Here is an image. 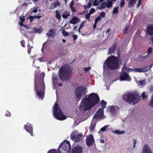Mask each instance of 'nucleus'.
<instances>
[{
	"instance_id": "obj_55",
	"label": "nucleus",
	"mask_w": 153,
	"mask_h": 153,
	"mask_svg": "<svg viewBox=\"0 0 153 153\" xmlns=\"http://www.w3.org/2000/svg\"><path fill=\"white\" fill-rule=\"evenodd\" d=\"M73 39L74 40H76L77 38V36L76 35H74L73 36Z\"/></svg>"
},
{
	"instance_id": "obj_20",
	"label": "nucleus",
	"mask_w": 153,
	"mask_h": 153,
	"mask_svg": "<svg viewBox=\"0 0 153 153\" xmlns=\"http://www.w3.org/2000/svg\"><path fill=\"white\" fill-rule=\"evenodd\" d=\"M45 73L43 72L40 75V78L39 80V83H37V82H36V84H39V85L41 84V83H42V79H43V81L44 82V77L45 76ZM35 79L36 80V82H37V81H36L37 80L36 78Z\"/></svg>"
},
{
	"instance_id": "obj_53",
	"label": "nucleus",
	"mask_w": 153,
	"mask_h": 153,
	"mask_svg": "<svg viewBox=\"0 0 153 153\" xmlns=\"http://www.w3.org/2000/svg\"><path fill=\"white\" fill-rule=\"evenodd\" d=\"M128 28H129V26H128L126 27L125 29L124 30L123 32H124V33H126Z\"/></svg>"
},
{
	"instance_id": "obj_62",
	"label": "nucleus",
	"mask_w": 153,
	"mask_h": 153,
	"mask_svg": "<svg viewBox=\"0 0 153 153\" xmlns=\"http://www.w3.org/2000/svg\"><path fill=\"white\" fill-rule=\"evenodd\" d=\"M149 90L150 92L151 93L153 92V86L151 87Z\"/></svg>"
},
{
	"instance_id": "obj_2",
	"label": "nucleus",
	"mask_w": 153,
	"mask_h": 153,
	"mask_svg": "<svg viewBox=\"0 0 153 153\" xmlns=\"http://www.w3.org/2000/svg\"><path fill=\"white\" fill-rule=\"evenodd\" d=\"M117 56L111 55L105 60L103 64V68L104 69L114 70L118 69L120 68L119 62L121 59L120 56V51L117 53Z\"/></svg>"
},
{
	"instance_id": "obj_35",
	"label": "nucleus",
	"mask_w": 153,
	"mask_h": 153,
	"mask_svg": "<svg viewBox=\"0 0 153 153\" xmlns=\"http://www.w3.org/2000/svg\"><path fill=\"white\" fill-rule=\"evenodd\" d=\"M62 35L65 36H68L69 35V33L66 32L64 29L62 30Z\"/></svg>"
},
{
	"instance_id": "obj_38",
	"label": "nucleus",
	"mask_w": 153,
	"mask_h": 153,
	"mask_svg": "<svg viewBox=\"0 0 153 153\" xmlns=\"http://www.w3.org/2000/svg\"><path fill=\"white\" fill-rule=\"evenodd\" d=\"M48 153H57V151L56 149H52L49 150Z\"/></svg>"
},
{
	"instance_id": "obj_41",
	"label": "nucleus",
	"mask_w": 153,
	"mask_h": 153,
	"mask_svg": "<svg viewBox=\"0 0 153 153\" xmlns=\"http://www.w3.org/2000/svg\"><path fill=\"white\" fill-rule=\"evenodd\" d=\"M141 96L143 99H145L147 97L146 94V93L145 92H143L141 94Z\"/></svg>"
},
{
	"instance_id": "obj_14",
	"label": "nucleus",
	"mask_w": 153,
	"mask_h": 153,
	"mask_svg": "<svg viewBox=\"0 0 153 153\" xmlns=\"http://www.w3.org/2000/svg\"><path fill=\"white\" fill-rule=\"evenodd\" d=\"M82 149L81 147L76 146L73 147L71 150V153H82Z\"/></svg>"
},
{
	"instance_id": "obj_6",
	"label": "nucleus",
	"mask_w": 153,
	"mask_h": 153,
	"mask_svg": "<svg viewBox=\"0 0 153 153\" xmlns=\"http://www.w3.org/2000/svg\"><path fill=\"white\" fill-rule=\"evenodd\" d=\"M71 148L69 142L65 140L60 144L58 150L59 153H70Z\"/></svg>"
},
{
	"instance_id": "obj_24",
	"label": "nucleus",
	"mask_w": 153,
	"mask_h": 153,
	"mask_svg": "<svg viewBox=\"0 0 153 153\" xmlns=\"http://www.w3.org/2000/svg\"><path fill=\"white\" fill-rule=\"evenodd\" d=\"M96 124L95 123H91L90 126V130L91 132H92L96 126Z\"/></svg>"
},
{
	"instance_id": "obj_57",
	"label": "nucleus",
	"mask_w": 153,
	"mask_h": 153,
	"mask_svg": "<svg viewBox=\"0 0 153 153\" xmlns=\"http://www.w3.org/2000/svg\"><path fill=\"white\" fill-rule=\"evenodd\" d=\"M37 8H36L34 10L31 11V13H36L37 12Z\"/></svg>"
},
{
	"instance_id": "obj_13",
	"label": "nucleus",
	"mask_w": 153,
	"mask_h": 153,
	"mask_svg": "<svg viewBox=\"0 0 153 153\" xmlns=\"http://www.w3.org/2000/svg\"><path fill=\"white\" fill-rule=\"evenodd\" d=\"M24 127L25 130L30 134L31 136H33V128L31 124L27 123L26 125H25Z\"/></svg>"
},
{
	"instance_id": "obj_49",
	"label": "nucleus",
	"mask_w": 153,
	"mask_h": 153,
	"mask_svg": "<svg viewBox=\"0 0 153 153\" xmlns=\"http://www.w3.org/2000/svg\"><path fill=\"white\" fill-rule=\"evenodd\" d=\"M100 16L101 17H104L105 16V13L104 12H101L100 14Z\"/></svg>"
},
{
	"instance_id": "obj_43",
	"label": "nucleus",
	"mask_w": 153,
	"mask_h": 153,
	"mask_svg": "<svg viewBox=\"0 0 153 153\" xmlns=\"http://www.w3.org/2000/svg\"><path fill=\"white\" fill-rule=\"evenodd\" d=\"M125 5V2L124 0H121L120 3V6L121 7H124Z\"/></svg>"
},
{
	"instance_id": "obj_33",
	"label": "nucleus",
	"mask_w": 153,
	"mask_h": 153,
	"mask_svg": "<svg viewBox=\"0 0 153 153\" xmlns=\"http://www.w3.org/2000/svg\"><path fill=\"white\" fill-rule=\"evenodd\" d=\"M109 126V125L105 126L103 127L100 129V131H101L102 132L105 131L106 130V128Z\"/></svg>"
},
{
	"instance_id": "obj_56",
	"label": "nucleus",
	"mask_w": 153,
	"mask_h": 153,
	"mask_svg": "<svg viewBox=\"0 0 153 153\" xmlns=\"http://www.w3.org/2000/svg\"><path fill=\"white\" fill-rule=\"evenodd\" d=\"M54 4L56 5V7L57 6H59L60 5V2L58 1H56L54 3Z\"/></svg>"
},
{
	"instance_id": "obj_21",
	"label": "nucleus",
	"mask_w": 153,
	"mask_h": 153,
	"mask_svg": "<svg viewBox=\"0 0 153 153\" xmlns=\"http://www.w3.org/2000/svg\"><path fill=\"white\" fill-rule=\"evenodd\" d=\"M70 13L69 11H65L62 14V17L65 19H67L70 16Z\"/></svg>"
},
{
	"instance_id": "obj_58",
	"label": "nucleus",
	"mask_w": 153,
	"mask_h": 153,
	"mask_svg": "<svg viewBox=\"0 0 153 153\" xmlns=\"http://www.w3.org/2000/svg\"><path fill=\"white\" fill-rule=\"evenodd\" d=\"M42 16H36V15L34 16L35 18L37 19H39L41 18Z\"/></svg>"
},
{
	"instance_id": "obj_54",
	"label": "nucleus",
	"mask_w": 153,
	"mask_h": 153,
	"mask_svg": "<svg viewBox=\"0 0 153 153\" xmlns=\"http://www.w3.org/2000/svg\"><path fill=\"white\" fill-rule=\"evenodd\" d=\"M29 18L30 19V22H31L33 20L34 18H35L34 16H30Z\"/></svg>"
},
{
	"instance_id": "obj_59",
	"label": "nucleus",
	"mask_w": 153,
	"mask_h": 153,
	"mask_svg": "<svg viewBox=\"0 0 153 153\" xmlns=\"http://www.w3.org/2000/svg\"><path fill=\"white\" fill-rule=\"evenodd\" d=\"M98 4V0H94V2L93 4L94 6H97Z\"/></svg>"
},
{
	"instance_id": "obj_17",
	"label": "nucleus",
	"mask_w": 153,
	"mask_h": 153,
	"mask_svg": "<svg viewBox=\"0 0 153 153\" xmlns=\"http://www.w3.org/2000/svg\"><path fill=\"white\" fill-rule=\"evenodd\" d=\"M117 47V44L116 43H114L112 45V47H111L108 49V53L109 54H111L114 52L116 48Z\"/></svg>"
},
{
	"instance_id": "obj_22",
	"label": "nucleus",
	"mask_w": 153,
	"mask_h": 153,
	"mask_svg": "<svg viewBox=\"0 0 153 153\" xmlns=\"http://www.w3.org/2000/svg\"><path fill=\"white\" fill-rule=\"evenodd\" d=\"M54 33L53 30L52 29H50L49 30V32L46 34V35L49 38L53 36V33Z\"/></svg>"
},
{
	"instance_id": "obj_3",
	"label": "nucleus",
	"mask_w": 153,
	"mask_h": 153,
	"mask_svg": "<svg viewBox=\"0 0 153 153\" xmlns=\"http://www.w3.org/2000/svg\"><path fill=\"white\" fill-rule=\"evenodd\" d=\"M72 70L71 66L68 64L62 66L59 69L58 74L59 79L62 81L69 79L72 74Z\"/></svg>"
},
{
	"instance_id": "obj_16",
	"label": "nucleus",
	"mask_w": 153,
	"mask_h": 153,
	"mask_svg": "<svg viewBox=\"0 0 153 153\" xmlns=\"http://www.w3.org/2000/svg\"><path fill=\"white\" fill-rule=\"evenodd\" d=\"M147 33L150 36H153V25H150L146 28Z\"/></svg>"
},
{
	"instance_id": "obj_51",
	"label": "nucleus",
	"mask_w": 153,
	"mask_h": 153,
	"mask_svg": "<svg viewBox=\"0 0 153 153\" xmlns=\"http://www.w3.org/2000/svg\"><path fill=\"white\" fill-rule=\"evenodd\" d=\"M142 1V0H139L138 2L137 6V7L138 8L140 6L141 4Z\"/></svg>"
},
{
	"instance_id": "obj_4",
	"label": "nucleus",
	"mask_w": 153,
	"mask_h": 153,
	"mask_svg": "<svg viewBox=\"0 0 153 153\" xmlns=\"http://www.w3.org/2000/svg\"><path fill=\"white\" fill-rule=\"evenodd\" d=\"M122 98L126 102L134 105L140 100V96L135 93H129L124 94Z\"/></svg>"
},
{
	"instance_id": "obj_10",
	"label": "nucleus",
	"mask_w": 153,
	"mask_h": 153,
	"mask_svg": "<svg viewBox=\"0 0 153 153\" xmlns=\"http://www.w3.org/2000/svg\"><path fill=\"white\" fill-rule=\"evenodd\" d=\"M120 79L121 81H130L131 80V78L127 73L123 71L121 72L120 74Z\"/></svg>"
},
{
	"instance_id": "obj_50",
	"label": "nucleus",
	"mask_w": 153,
	"mask_h": 153,
	"mask_svg": "<svg viewBox=\"0 0 153 153\" xmlns=\"http://www.w3.org/2000/svg\"><path fill=\"white\" fill-rule=\"evenodd\" d=\"M5 115L7 117H10V116L11 114L9 111H7L5 113Z\"/></svg>"
},
{
	"instance_id": "obj_7",
	"label": "nucleus",
	"mask_w": 153,
	"mask_h": 153,
	"mask_svg": "<svg viewBox=\"0 0 153 153\" xmlns=\"http://www.w3.org/2000/svg\"><path fill=\"white\" fill-rule=\"evenodd\" d=\"M53 114L57 119L63 120L65 119L66 117L63 114L61 109L58 108V105L56 103L53 106Z\"/></svg>"
},
{
	"instance_id": "obj_15",
	"label": "nucleus",
	"mask_w": 153,
	"mask_h": 153,
	"mask_svg": "<svg viewBox=\"0 0 153 153\" xmlns=\"http://www.w3.org/2000/svg\"><path fill=\"white\" fill-rule=\"evenodd\" d=\"M142 153H152L150 147L147 145H145L143 147Z\"/></svg>"
},
{
	"instance_id": "obj_52",
	"label": "nucleus",
	"mask_w": 153,
	"mask_h": 153,
	"mask_svg": "<svg viewBox=\"0 0 153 153\" xmlns=\"http://www.w3.org/2000/svg\"><path fill=\"white\" fill-rule=\"evenodd\" d=\"M84 69L85 71L86 72H87L91 69V68L90 67L88 68L85 67L84 68Z\"/></svg>"
},
{
	"instance_id": "obj_40",
	"label": "nucleus",
	"mask_w": 153,
	"mask_h": 153,
	"mask_svg": "<svg viewBox=\"0 0 153 153\" xmlns=\"http://www.w3.org/2000/svg\"><path fill=\"white\" fill-rule=\"evenodd\" d=\"M20 42L21 46L25 48V41L23 39L20 41Z\"/></svg>"
},
{
	"instance_id": "obj_63",
	"label": "nucleus",
	"mask_w": 153,
	"mask_h": 153,
	"mask_svg": "<svg viewBox=\"0 0 153 153\" xmlns=\"http://www.w3.org/2000/svg\"><path fill=\"white\" fill-rule=\"evenodd\" d=\"M149 55L147 54V55H146L144 56L145 60L148 58L149 57Z\"/></svg>"
},
{
	"instance_id": "obj_11",
	"label": "nucleus",
	"mask_w": 153,
	"mask_h": 153,
	"mask_svg": "<svg viewBox=\"0 0 153 153\" xmlns=\"http://www.w3.org/2000/svg\"><path fill=\"white\" fill-rule=\"evenodd\" d=\"M103 109L100 108L97 111L96 114L94 116L93 118L97 119H100L102 117L103 115Z\"/></svg>"
},
{
	"instance_id": "obj_46",
	"label": "nucleus",
	"mask_w": 153,
	"mask_h": 153,
	"mask_svg": "<svg viewBox=\"0 0 153 153\" xmlns=\"http://www.w3.org/2000/svg\"><path fill=\"white\" fill-rule=\"evenodd\" d=\"M101 19L100 17L98 16L97 18H96L95 19L94 22L97 23L98 21L100 20Z\"/></svg>"
},
{
	"instance_id": "obj_60",
	"label": "nucleus",
	"mask_w": 153,
	"mask_h": 153,
	"mask_svg": "<svg viewBox=\"0 0 153 153\" xmlns=\"http://www.w3.org/2000/svg\"><path fill=\"white\" fill-rule=\"evenodd\" d=\"M149 105L150 106L153 107V98L152 99L151 102H149Z\"/></svg>"
},
{
	"instance_id": "obj_9",
	"label": "nucleus",
	"mask_w": 153,
	"mask_h": 153,
	"mask_svg": "<svg viewBox=\"0 0 153 153\" xmlns=\"http://www.w3.org/2000/svg\"><path fill=\"white\" fill-rule=\"evenodd\" d=\"M77 131H73L71 134V138L72 140L76 142H79L81 140L82 138V134H78Z\"/></svg>"
},
{
	"instance_id": "obj_19",
	"label": "nucleus",
	"mask_w": 153,
	"mask_h": 153,
	"mask_svg": "<svg viewBox=\"0 0 153 153\" xmlns=\"http://www.w3.org/2000/svg\"><path fill=\"white\" fill-rule=\"evenodd\" d=\"M147 68L148 67H146L144 68H136L134 69V70L132 71H133V70H134L135 72H146L148 70L147 69Z\"/></svg>"
},
{
	"instance_id": "obj_39",
	"label": "nucleus",
	"mask_w": 153,
	"mask_h": 153,
	"mask_svg": "<svg viewBox=\"0 0 153 153\" xmlns=\"http://www.w3.org/2000/svg\"><path fill=\"white\" fill-rule=\"evenodd\" d=\"M152 50L153 49L151 47H149L148 50L147 51V54L149 55H150V54H151L152 53Z\"/></svg>"
},
{
	"instance_id": "obj_29",
	"label": "nucleus",
	"mask_w": 153,
	"mask_h": 153,
	"mask_svg": "<svg viewBox=\"0 0 153 153\" xmlns=\"http://www.w3.org/2000/svg\"><path fill=\"white\" fill-rule=\"evenodd\" d=\"M113 132L115 134H122L124 133L125 132L124 131H120L118 130H116L115 131H113Z\"/></svg>"
},
{
	"instance_id": "obj_1",
	"label": "nucleus",
	"mask_w": 153,
	"mask_h": 153,
	"mask_svg": "<svg viewBox=\"0 0 153 153\" xmlns=\"http://www.w3.org/2000/svg\"><path fill=\"white\" fill-rule=\"evenodd\" d=\"M100 101L98 94L95 93L90 94L88 97L83 98L81 102L80 107H83L84 111L90 109L96 105Z\"/></svg>"
},
{
	"instance_id": "obj_47",
	"label": "nucleus",
	"mask_w": 153,
	"mask_h": 153,
	"mask_svg": "<svg viewBox=\"0 0 153 153\" xmlns=\"http://www.w3.org/2000/svg\"><path fill=\"white\" fill-rule=\"evenodd\" d=\"M91 16V14H89V13L86 14L85 16V18L86 19H88V21H90V19L89 18Z\"/></svg>"
},
{
	"instance_id": "obj_34",
	"label": "nucleus",
	"mask_w": 153,
	"mask_h": 153,
	"mask_svg": "<svg viewBox=\"0 0 153 153\" xmlns=\"http://www.w3.org/2000/svg\"><path fill=\"white\" fill-rule=\"evenodd\" d=\"M122 70H125L127 71H128L130 70H131V71H132L133 70V69H130L129 68H127L125 66H123L122 68Z\"/></svg>"
},
{
	"instance_id": "obj_27",
	"label": "nucleus",
	"mask_w": 153,
	"mask_h": 153,
	"mask_svg": "<svg viewBox=\"0 0 153 153\" xmlns=\"http://www.w3.org/2000/svg\"><path fill=\"white\" fill-rule=\"evenodd\" d=\"M56 17L57 19H61V13L59 12L58 10L56 11Z\"/></svg>"
},
{
	"instance_id": "obj_12",
	"label": "nucleus",
	"mask_w": 153,
	"mask_h": 153,
	"mask_svg": "<svg viewBox=\"0 0 153 153\" xmlns=\"http://www.w3.org/2000/svg\"><path fill=\"white\" fill-rule=\"evenodd\" d=\"M94 142V138L92 134L89 135L86 140V144L88 146H92Z\"/></svg>"
},
{
	"instance_id": "obj_45",
	"label": "nucleus",
	"mask_w": 153,
	"mask_h": 153,
	"mask_svg": "<svg viewBox=\"0 0 153 153\" xmlns=\"http://www.w3.org/2000/svg\"><path fill=\"white\" fill-rule=\"evenodd\" d=\"M56 5H55V4H54V3L51 4L50 5V9H53L56 8Z\"/></svg>"
},
{
	"instance_id": "obj_64",
	"label": "nucleus",
	"mask_w": 153,
	"mask_h": 153,
	"mask_svg": "<svg viewBox=\"0 0 153 153\" xmlns=\"http://www.w3.org/2000/svg\"><path fill=\"white\" fill-rule=\"evenodd\" d=\"M88 5V8H90L91 5V2H89Z\"/></svg>"
},
{
	"instance_id": "obj_26",
	"label": "nucleus",
	"mask_w": 153,
	"mask_h": 153,
	"mask_svg": "<svg viewBox=\"0 0 153 153\" xmlns=\"http://www.w3.org/2000/svg\"><path fill=\"white\" fill-rule=\"evenodd\" d=\"M107 103L106 102L104 101V100H102L101 101V106L102 108H100L101 109H104L106 107V106Z\"/></svg>"
},
{
	"instance_id": "obj_42",
	"label": "nucleus",
	"mask_w": 153,
	"mask_h": 153,
	"mask_svg": "<svg viewBox=\"0 0 153 153\" xmlns=\"http://www.w3.org/2000/svg\"><path fill=\"white\" fill-rule=\"evenodd\" d=\"M139 82L141 85L143 86L144 85L145 83L146 82V81L144 79L142 81H139Z\"/></svg>"
},
{
	"instance_id": "obj_61",
	"label": "nucleus",
	"mask_w": 153,
	"mask_h": 153,
	"mask_svg": "<svg viewBox=\"0 0 153 153\" xmlns=\"http://www.w3.org/2000/svg\"><path fill=\"white\" fill-rule=\"evenodd\" d=\"M133 143H134V145L133 146V148H134L135 147V145L137 143V140H136L134 139L133 140Z\"/></svg>"
},
{
	"instance_id": "obj_8",
	"label": "nucleus",
	"mask_w": 153,
	"mask_h": 153,
	"mask_svg": "<svg viewBox=\"0 0 153 153\" xmlns=\"http://www.w3.org/2000/svg\"><path fill=\"white\" fill-rule=\"evenodd\" d=\"M87 91L85 87L82 86L77 87L75 89V94L77 98L80 100L81 98L84 96L86 94Z\"/></svg>"
},
{
	"instance_id": "obj_30",
	"label": "nucleus",
	"mask_w": 153,
	"mask_h": 153,
	"mask_svg": "<svg viewBox=\"0 0 153 153\" xmlns=\"http://www.w3.org/2000/svg\"><path fill=\"white\" fill-rule=\"evenodd\" d=\"M109 111L111 113H115L116 111L115 108L113 106L109 108Z\"/></svg>"
},
{
	"instance_id": "obj_25",
	"label": "nucleus",
	"mask_w": 153,
	"mask_h": 153,
	"mask_svg": "<svg viewBox=\"0 0 153 153\" xmlns=\"http://www.w3.org/2000/svg\"><path fill=\"white\" fill-rule=\"evenodd\" d=\"M53 84V85H56L57 83V79L56 77L53 76L52 77Z\"/></svg>"
},
{
	"instance_id": "obj_32",
	"label": "nucleus",
	"mask_w": 153,
	"mask_h": 153,
	"mask_svg": "<svg viewBox=\"0 0 153 153\" xmlns=\"http://www.w3.org/2000/svg\"><path fill=\"white\" fill-rule=\"evenodd\" d=\"M138 60L140 61H143L145 60V59L144 56L140 55L138 57Z\"/></svg>"
},
{
	"instance_id": "obj_18",
	"label": "nucleus",
	"mask_w": 153,
	"mask_h": 153,
	"mask_svg": "<svg viewBox=\"0 0 153 153\" xmlns=\"http://www.w3.org/2000/svg\"><path fill=\"white\" fill-rule=\"evenodd\" d=\"M80 20V19L78 18L77 17L74 16L72 19L69 21V23L71 24H75L79 22Z\"/></svg>"
},
{
	"instance_id": "obj_5",
	"label": "nucleus",
	"mask_w": 153,
	"mask_h": 153,
	"mask_svg": "<svg viewBox=\"0 0 153 153\" xmlns=\"http://www.w3.org/2000/svg\"><path fill=\"white\" fill-rule=\"evenodd\" d=\"M36 80L35 79L34 90L36 91L37 94L40 98H43L44 97V93L45 90V86L44 82L42 80V83L41 84H36Z\"/></svg>"
},
{
	"instance_id": "obj_28",
	"label": "nucleus",
	"mask_w": 153,
	"mask_h": 153,
	"mask_svg": "<svg viewBox=\"0 0 153 153\" xmlns=\"http://www.w3.org/2000/svg\"><path fill=\"white\" fill-rule=\"evenodd\" d=\"M33 46H30L29 43L27 45V49L28 53L30 54L31 51V49L33 48Z\"/></svg>"
},
{
	"instance_id": "obj_37",
	"label": "nucleus",
	"mask_w": 153,
	"mask_h": 153,
	"mask_svg": "<svg viewBox=\"0 0 153 153\" xmlns=\"http://www.w3.org/2000/svg\"><path fill=\"white\" fill-rule=\"evenodd\" d=\"M106 5V3L105 2H102L100 4V7L102 9H104L105 8Z\"/></svg>"
},
{
	"instance_id": "obj_48",
	"label": "nucleus",
	"mask_w": 153,
	"mask_h": 153,
	"mask_svg": "<svg viewBox=\"0 0 153 153\" xmlns=\"http://www.w3.org/2000/svg\"><path fill=\"white\" fill-rule=\"evenodd\" d=\"M95 11V10L94 8H92L90 10L89 13L91 15Z\"/></svg>"
},
{
	"instance_id": "obj_36",
	"label": "nucleus",
	"mask_w": 153,
	"mask_h": 153,
	"mask_svg": "<svg viewBox=\"0 0 153 153\" xmlns=\"http://www.w3.org/2000/svg\"><path fill=\"white\" fill-rule=\"evenodd\" d=\"M119 9V7H115L112 12V13L113 14H116L118 13Z\"/></svg>"
},
{
	"instance_id": "obj_23",
	"label": "nucleus",
	"mask_w": 153,
	"mask_h": 153,
	"mask_svg": "<svg viewBox=\"0 0 153 153\" xmlns=\"http://www.w3.org/2000/svg\"><path fill=\"white\" fill-rule=\"evenodd\" d=\"M136 0H130L128 3V7L129 8H131L135 4Z\"/></svg>"
},
{
	"instance_id": "obj_44",
	"label": "nucleus",
	"mask_w": 153,
	"mask_h": 153,
	"mask_svg": "<svg viewBox=\"0 0 153 153\" xmlns=\"http://www.w3.org/2000/svg\"><path fill=\"white\" fill-rule=\"evenodd\" d=\"M70 8H71L72 11L73 12H75L76 11V9L75 8L72 6V5H71L70 6Z\"/></svg>"
},
{
	"instance_id": "obj_31",
	"label": "nucleus",
	"mask_w": 153,
	"mask_h": 153,
	"mask_svg": "<svg viewBox=\"0 0 153 153\" xmlns=\"http://www.w3.org/2000/svg\"><path fill=\"white\" fill-rule=\"evenodd\" d=\"M112 1H108V3H106V6L108 8H109L112 7Z\"/></svg>"
}]
</instances>
